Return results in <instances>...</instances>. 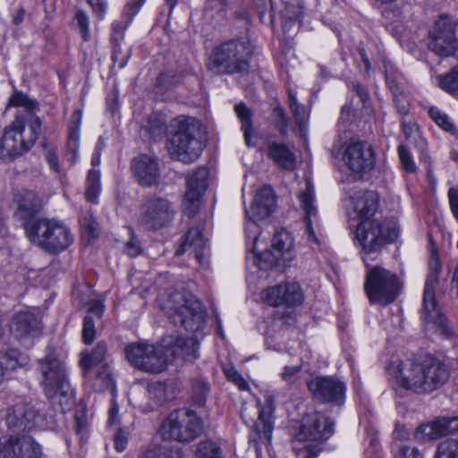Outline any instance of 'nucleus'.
Instances as JSON below:
<instances>
[{"label": "nucleus", "mask_w": 458, "mask_h": 458, "mask_svg": "<svg viewBox=\"0 0 458 458\" xmlns=\"http://www.w3.org/2000/svg\"><path fill=\"white\" fill-rule=\"evenodd\" d=\"M20 106L15 119L5 128L0 144V157L13 160L27 152L37 141L41 131V121L35 112L38 110L36 100L22 92H15L9 98L7 107Z\"/></svg>", "instance_id": "f257e3e1"}, {"label": "nucleus", "mask_w": 458, "mask_h": 458, "mask_svg": "<svg viewBox=\"0 0 458 458\" xmlns=\"http://www.w3.org/2000/svg\"><path fill=\"white\" fill-rule=\"evenodd\" d=\"M393 373L402 388L417 394H428L441 388L449 379L450 367L434 355L399 360Z\"/></svg>", "instance_id": "f03ea898"}, {"label": "nucleus", "mask_w": 458, "mask_h": 458, "mask_svg": "<svg viewBox=\"0 0 458 458\" xmlns=\"http://www.w3.org/2000/svg\"><path fill=\"white\" fill-rule=\"evenodd\" d=\"M38 411L29 403H16L8 409L5 421L8 428L17 434L0 437V458H41L40 445L29 435L20 432L39 428Z\"/></svg>", "instance_id": "7ed1b4c3"}, {"label": "nucleus", "mask_w": 458, "mask_h": 458, "mask_svg": "<svg viewBox=\"0 0 458 458\" xmlns=\"http://www.w3.org/2000/svg\"><path fill=\"white\" fill-rule=\"evenodd\" d=\"M171 138L167 143L170 155L179 161L191 164L196 161L204 148L198 137L199 126L191 117L179 116L171 121Z\"/></svg>", "instance_id": "20e7f679"}, {"label": "nucleus", "mask_w": 458, "mask_h": 458, "mask_svg": "<svg viewBox=\"0 0 458 458\" xmlns=\"http://www.w3.org/2000/svg\"><path fill=\"white\" fill-rule=\"evenodd\" d=\"M252 54V47L248 41L227 40L212 49L207 66L216 74L247 72Z\"/></svg>", "instance_id": "39448f33"}, {"label": "nucleus", "mask_w": 458, "mask_h": 458, "mask_svg": "<svg viewBox=\"0 0 458 458\" xmlns=\"http://www.w3.org/2000/svg\"><path fill=\"white\" fill-rule=\"evenodd\" d=\"M362 259L367 267L364 290L369 302L386 306L394 301L402 290L397 275L380 266L371 267L366 257Z\"/></svg>", "instance_id": "423d86ee"}, {"label": "nucleus", "mask_w": 458, "mask_h": 458, "mask_svg": "<svg viewBox=\"0 0 458 458\" xmlns=\"http://www.w3.org/2000/svg\"><path fill=\"white\" fill-rule=\"evenodd\" d=\"M25 233L31 242L51 253L64 250L73 241L69 228L54 219L40 218Z\"/></svg>", "instance_id": "0eeeda50"}, {"label": "nucleus", "mask_w": 458, "mask_h": 458, "mask_svg": "<svg viewBox=\"0 0 458 458\" xmlns=\"http://www.w3.org/2000/svg\"><path fill=\"white\" fill-rule=\"evenodd\" d=\"M169 319L189 331L200 329L205 321L206 310L197 298L188 293H175L166 304Z\"/></svg>", "instance_id": "6e6552de"}, {"label": "nucleus", "mask_w": 458, "mask_h": 458, "mask_svg": "<svg viewBox=\"0 0 458 458\" xmlns=\"http://www.w3.org/2000/svg\"><path fill=\"white\" fill-rule=\"evenodd\" d=\"M398 236L394 225H386L378 219H362L355 231V244L361 248L363 257L378 253L382 248L393 242Z\"/></svg>", "instance_id": "1a4fd4ad"}, {"label": "nucleus", "mask_w": 458, "mask_h": 458, "mask_svg": "<svg viewBox=\"0 0 458 458\" xmlns=\"http://www.w3.org/2000/svg\"><path fill=\"white\" fill-rule=\"evenodd\" d=\"M203 431L201 418L191 410L173 411L163 422L161 435L163 438L180 443H191Z\"/></svg>", "instance_id": "9d476101"}, {"label": "nucleus", "mask_w": 458, "mask_h": 458, "mask_svg": "<svg viewBox=\"0 0 458 458\" xmlns=\"http://www.w3.org/2000/svg\"><path fill=\"white\" fill-rule=\"evenodd\" d=\"M124 354L132 367L143 372L158 374L168 366L167 355L163 345L133 342L124 347Z\"/></svg>", "instance_id": "9b49d317"}, {"label": "nucleus", "mask_w": 458, "mask_h": 458, "mask_svg": "<svg viewBox=\"0 0 458 458\" xmlns=\"http://www.w3.org/2000/svg\"><path fill=\"white\" fill-rule=\"evenodd\" d=\"M441 264L437 252H433L429 260V271L426 278L423 293L421 318L426 323H433L444 335L452 334L445 317L440 312L435 297V287L438 283Z\"/></svg>", "instance_id": "f8f14e48"}, {"label": "nucleus", "mask_w": 458, "mask_h": 458, "mask_svg": "<svg viewBox=\"0 0 458 458\" xmlns=\"http://www.w3.org/2000/svg\"><path fill=\"white\" fill-rule=\"evenodd\" d=\"M457 28L458 19L441 14L428 30V49L440 56L454 55L458 49Z\"/></svg>", "instance_id": "ddd939ff"}, {"label": "nucleus", "mask_w": 458, "mask_h": 458, "mask_svg": "<svg viewBox=\"0 0 458 458\" xmlns=\"http://www.w3.org/2000/svg\"><path fill=\"white\" fill-rule=\"evenodd\" d=\"M276 208V196L274 190L267 185L261 187L256 193L250 210H246L249 221L245 224V235L253 236L254 243L259 240L260 231L257 222L269 216Z\"/></svg>", "instance_id": "4468645a"}, {"label": "nucleus", "mask_w": 458, "mask_h": 458, "mask_svg": "<svg viewBox=\"0 0 458 458\" xmlns=\"http://www.w3.org/2000/svg\"><path fill=\"white\" fill-rule=\"evenodd\" d=\"M146 0H130L124 7L123 13L129 20H131L140 11L141 6L144 4ZM131 21H115L112 23L111 29V36H110V44L112 47V61L114 64H117L120 69H123L126 66L129 59L131 56L132 50L131 48H128L125 53H123L122 48V42L124 39V33L128 27V24Z\"/></svg>", "instance_id": "2eb2a0df"}, {"label": "nucleus", "mask_w": 458, "mask_h": 458, "mask_svg": "<svg viewBox=\"0 0 458 458\" xmlns=\"http://www.w3.org/2000/svg\"><path fill=\"white\" fill-rule=\"evenodd\" d=\"M174 215V207L167 199L150 198L141 207L140 225L147 230H158L167 226Z\"/></svg>", "instance_id": "dca6fc26"}, {"label": "nucleus", "mask_w": 458, "mask_h": 458, "mask_svg": "<svg viewBox=\"0 0 458 458\" xmlns=\"http://www.w3.org/2000/svg\"><path fill=\"white\" fill-rule=\"evenodd\" d=\"M38 365L41 375L40 385L46 396L54 395L57 387H66V384L69 383L66 368L55 352H47L38 360Z\"/></svg>", "instance_id": "f3484780"}, {"label": "nucleus", "mask_w": 458, "mask_h": 458, "mask_svg": "<svg viewBox=\"0 0 458 458\" xmlns=\"http://www.w3.org/2000/svg\"><path fill=\"white\" fill-rule=\"evenodd\" d=\"M308 388L313 397L325 403L342 406L345 402L346 384L332 376H319L308 382Z\"/></svg>", "instance_id": "a211bd4d"}, {"label": "nucleus", "mask_w": 458, "mask_h": 458, "mask_svg": "<svg viewBox=\"0 0 458 458\" xmlns=\"http://www.w3.org/2000/svg\"><path fill=\"white\" fill-rule=\"evenodd\" d=\"M273 400L267 396L263 405H260L259 402L254 404H244L241 410V417L244 423L251 428L259 437L270 438L273 430Z\"/></svg>", "instance_id": "6ab92c4d"}, {"label": "nucleus", "mask_w": 458, "mask_h": 458, "mask_svg": "<svg viewBox=\"0 0 458 458\" xmlns=\"http://www.w3.org/2000/svg\"><path fill=\"white\" fill-rule=\"evenodd\" d=\"M347 167L354 174H364L376 164L375 151L366 141H355L348 145L344 154Z\"/></svg>", "instance_id": "aec40b11"}, {"label": "nucleus", "mask_w": 458, "mask_h": 458, "mask_svg": "<svg viewBox=\"0 0 458 458\" xmlns=\"http://www.w3.org/2000/svg\"><path fill=\"white\" fill-rule=\"evenodd\" d=\"M334 426V421L323 414H308L302 419L296 438L299 441L327 440L333 435Z\"/></svg>", "instance_id": "412c9836"}, {"label": "nucleus", "mask_w": 458, "mask_h": 458, "mask_svg": "<svg viewBox=\"0 0 458 458\" xmlns=\"http://www.w3.org/2000/svg\"><path fill=\"white\" fill-rule=\"evenodd\" d=\"M208 170L198 168L187 180V191L183 199V213L188 217L196 216L200 206L201 196L207 188Z\"/></svg>", "instance_id": "4be33fe9"}, {"label": "nucleus", "mask_w": 458, "mask_h": 458, "mask_svg": "<svg viewBox=\"0 0 458 458\" xmlns=\"http://www.w3.org/2000/svg\"><path fill=\"white\" fill-rule=\"evenodd\" d=\"M263 300L270 306L294 307L302 303L303 293L297 283H285L266 289Z\"/></svg>", "instance_id": "5701e85b"}, {"label": "nucleus", "mask_w": 458, "mask_h": 458, "mask_svg": "<svg viewBox=\"0 0 458 458\" xmlns=\"http://www.w3.org/2000/svg\"><path fill=\"white\" fill-rule=\"evenodd\" d=\"M17 210L15 216L22 222L25 232L29 225H35L37 217L43 207L42 198L33 191L22 190L15 196Z\"/></svg>", "instance_id": "b1692460"}, {"label": "nucleus", "mask_w": 458, "mask_h": 458, "mask_svg": "<svg viewBox=\"0 0 458 458\" xmlns=\"http://www.w3.org/2000/svg\"><path fill=\"white\" fill-rule=\"evenodd\" d=\"M458 431V417L441 418L419 427L414 437L418 441L438 439Z\"/></svg>", "instance_id": "393cba45"}, {"label": "nucleus", "mask_w": 458, "mask_h": 458, "mask_svg": "<svg viewBox=\"0 0 458 458\" xmlns=\"http://www.w3.org/2000/svg\"><path fill=\"white\" fill-rule=\"evenodd\" d=\"M301 207L305 213L304 221L306 224V233L310 242L318 243L315 234L313 223L317 220L318 209L315 206V190L312 182L310 179L305 181V189L299 194Z\"/></svg>", "instance_id": "a878e982"}, {"label": "nucleus", "mask_w": 458, "mask_h": 458, "mask_svg": "<svg viewBox=\"0 0 458 458\" xmlns=\"http://www.w3.org/2000/svg\"><path fill=\"white\" fill-rule=\"evenodd\" d=\"M131 170L140 184L152 186L158 182L160 174L157 161L147 155H140L131 163Z\"/></svg>", "instance_id": "bb28decb"}, {"label": "nucleus", "mask_w": 458, "mask_h": 458, "mask_svg": "<svg viewBox=\"0 0 458 458\" xmlns=\"http://www.w3.org/2000/svg\"><path fill=\"white\" fill-rule=\"evenodd\" d=\"M207 249L208 242L204 238L202 232L198 227H192L184 235V240L181 247L176 250L175 255L181 256L189 251L194 254L199 263L203 264Z\"/></svg>", "instance_id": "cd10ccee"}, {"label": "nucleus", "mask_w": 458, "mask_h": 458, "mask_svg": "<svg viewBox=\"0 0 458 458\" xmlns=\"http://www.w3.org/2000/svg\"><path fill=\"white\" fill-rule=\"evenodd\" d=\"M10 329L15 337L23 338L39 334L41 322L34 313L21 311L13 318Z\"/></svg>", "instance_id": "c85d7f7f"}, {"label": "nucleus", "mask_w": 458, "mask_h": 458, "mask_svg": "<svg viewBox=\"0 0 458 458\" xmlns=\"http://www.w3.org/2000/svg\"><path fill=\"white\" fill-rule=\"evenodd\" d=\"M266 154L274 165L286 171L296 166V156L290 147L283 142L271 141L266 148Z\"/></svg>", "instance_id": "c756f323"}, {"label": "nucleus", "mask_w": 458, "mask_h": 458, "mask_svg": "<svg viewBox=\"0 0 458 458\" xmlns=\"http://www.w3.org/2000/svg\"><path fill=\"white\" fill-rule=\"evenodd\" d=\"M354 210L360 221L375 219L373 216L378 209L379 196L374 191H360L352 197Z\"/></svg>", "instance_id": "7c9ffc66"}, {"label": "nucleus", "mask_w": 458, "mask_h": 458, "mask_svg": "<svg viewBox=\"0 0 458 458\" xmlns=\"http://www.w3.org/2000/svg\"><path fill=\"white\" fill-rule=\"evenodd\" d=\"M82 112L79 109L75 110L71 117L69 125L68 140L66 144L67 156L70 161L73 164L78 157V151L80 148V127L81 124Z\"/></svg>", "instance_id": "2f4dec72"}, {"label": "nucleus", "mask_w": 458, "mask_h": 458, "mask_svg": "<svg viewBox=\"0 0 458 458\" xmlns=\"http://www.w3.org/2000/svg\"><path fill=\"white\" fill-rule=\"evenodd\" d=\"M250 235L252 234L250 233ZM246 242L248 245L250 244V242L251 243L250 250L253 253V262L254 265L258 267L259 270H268L277 264L278 259L281 257V255L278 252L273 251L268 249L261 252H257V242L254 243L253 236H250V238L249 239L246 236ZM256 242H258V240Z\"/></svg>", "instance_id": "473e14b6"}, {"label": "nucleus", "mask_w": 458, "mask_h": 458, "mask_svg": "<svg viewBox=\"0 0 458 458\" xmlns=\"http://www.w3.org/2000/svg\"><path fill=\"white\" fill-rule=\"evenodd\" d=\"M107 358V344L99 341L89 352L81 353V366L85 372L97 365H106Z\"/></svg>", "instance_id": "72a5a7b5"}, {"label": "nucleus", "mask_w": 458, "mask_h": 458, "mask_svg": "<svg viewBox=\"0 0 458 458\" xmlns=\"http://www.w3.org/2000/svg\"><path fill=\"white\" fill-rule=\"evenodd\" d=\"M386 83L393 96L403 93L405 79L395 65L388 61L383 62Z\"/></svg>", "instance_id": "f704fd0d"}, {"label": "nucleus", "mask_w": 458, "mask_h": 458, "mask_svg": "<svg viewBox=\"0 0 458 458\" xmlns=\"http://www.w3.org/2000/svg\"><path fill=\"white\" fill-rule=\"evenodd\" d=\"M139 458H183V454L178 446L152 445L141 450Z\"/></svg>", "instance_id": "c9c22d12"}, {"label": "nucleus", "mask_w": 458, "mask_h": 458, "mask_svg": "<svg viewBox=\"0 0 458 458\" xmlns=\"http://www.w3.org/2000/svg\"><path fill=\"white\" fill-rule=\"evenodd\" d=\"M234 111L241 121V130L243 132L244 141L248 147H252V113L245 104L240 103L234 106Z\"/></svg>", "instance_id": "e433bc0d"}, {"label": "nucleus", "mask_w": 458, "mask_h": 458, "mask_svg": "<svg viewBox=\"0 0 458 458\" xmlns=\"http://www.w3.org/2000/svg\"><path fill=\"white\" fill-rule=\"evenodd\" d=\"M47 397L52 402L55 409L62 413L69 411L74 403L70 383L66 384V387H57L54 395Z\"/></svg>", "instance_id": "4c0bfd02"}, {"label": "nucleus", "mask_w": 458, "mask_h": 458, "mask_svg": "<svg viewBox=\"0 0 458 458\" xmlns=\"http://www.w3.org/2000/svg\"><path fill=\"white\" fill-rule=\"evenodd\" d=\"M199 342L194 337H177L174 342V352L184 359H196L198 357Z\"/></svg>", "instance_id": "58836bf2"}, {"label": "nucleus", "mask_w": 458, "mask_h": 458, "mask_svg": "<svg viewBox=\"0 0 458 458\" xmlns=\"http://www.w3.org/2000/svg\"><path fill=\"white\" fill-rule=\"evenodd\" d=\"M21 353L17 349L0 351V384L9 370H14L21 365Z\"/></svg>", "instance_id": "ea45409f"}, {"label": "nucleus", "mask_w": 458, "mask_h": 458, "mask_svg": "<svg viewBox=\"0 0 458 458\" xmlns=\"http://www.w3.org/2000/svg\"><path fill=\"white\" fill-rule=\"evenodd\" d=\"M143 128L151 138L157 139L161 137L167 128L165 115L158 112L151 113L148 116Z\"/></svg>", "instance_id": "a19ab883"}, {"label": "nucleus", "mask_w": 458, "mask_h": 458, "mask_svg": "<svg viewBox=\"0 0 458 458\" xmlns=\"http://www.w3.org/2000/svg\"><path fill=\"white\" fill-rule=\"evenodd\" d=\"M272 247L281 256L289 254L293 247V238L285 229L276 230L272 239Z\"/></svg>", "instance_id": "79ce46f5"}, {"label": "nucleus", "mask_w": 458, "mask_h": 458, "mask_svg": "<svg viewBox=\"0 0 458 458\" xmlns=\"http://www.w3.org/2000/svg\"><path fill=\"white\" fill-rule=\"evenodd\" d=\"M195 456L196 458H224L221 445L212 439L201 440L197 445Z\"/></svg>", "instance_id": "37998d69"}, {"label": "nucleus", "mask_w": 458, "mask_h": 458, "mask_svg": "<svg viewBox=\"0 0 458 458\" xmlns=\"http://www.w3.org/2000/svg\"><path fill=\"white\" fill-rule=\"evenodd\" d=\"M100 174L98 170H89L86 182L85 199L96 203L100 192Z\"/></svg>", "instance_id": "c03bdc74"}, {"label": "nucleus", "mask_w": 458, "mask_h": 458, "mask_svg": "<svg viewBox=\"0 0 458 458\" xmlns=\"http://www.w3.org/2000/svg\"><path fill=\"white\" fill-rule=\"evenodd\" d=\"M437 79L438 85L443 90L458 98V66L444 75H439Z\"/></svg>", "instance_id": "a18cd8bd"}, {"label": "nucleus", "mask_w": 458, "mask_h": 458, "mask_svg": "<svg viewBox=\"0 0 458 458\" xmlns=\"http://www.w3.org/2000/svg\"><path fill=\"white\" fill-rule=\"evenodd\" d=\"M288 95L290 109L295 119V123L299 125L300 129L302 130L308 120L309 112L303 106L299 105L296 96L292 89L288 90Z\"/></svg>", "instance_id": "49530a36"}, {"label": "nucleus", "mask_w": 458, "mask_h": 458, "mask_svg": "<svg viewBox=\"0 0 458 458\" xmlns=\"http://www.w3.org/2000/svg\"><path fill=\"white\" fill-rule=\"evenodd\" d=\"M434 458H458V440L447 438L440 442Z\"/></svg>", "instance_id": "de8ad7c7"}, {"label": "nucleus", "mask_w": 458, "mask_h": 458, "mask_svg": "<svg viewBox=\"0 0 458 458\" xmlns=\"http://www.w3.org/2000/svg\"><path fill=\"white\" fill-rule=\"evenodd\" d=\"M429 117L445 131L454 133L456 128L448 115L439 110L437 107L432 106L428 109Z\"/></svg>", "instance_id": "09e8293b"}, {"label": "nucleus", "mask_w": 458, "mask_h": 458, "mask_svg": "<svg viewBox=\"0 0 458 458\" xmlns=\"http://www.w3.org/2000/svg\"><path fill=\"white\" fill-rule=\"evenodd\" d=\"M208 392L209 386L205 380L201 378L192 380V400L195 404L199 406L204 405Z\"/></svg>", "instance_id": "8fccbe9b"}, {"label": "nucleus", "mask_w": 458, "mask_h": 458, "mask_svg": "<svg viewBox=\"0 0 458 458\" xmlns=\"http://www.w3.org/2000/svg\"><path fill=\"white\" fill-rule=\"evenodd\" d=\"M96 338L95 321L90 315H86L83 319L82 341L86 344H91Z\"/></svg>", "instance_id": "3c124183"}, {"label": "nucleus", "mask_w": 458, "mask_h": 458, "mask_svg": "<svg viewBox=\"0 0 458 458\" xmlns=\"http://www.w3.org/2000/svg\"><path fill=\"white\" fill-rule=\"evenodd\" d=\"M398 154L404 171L410 174L414 173L416 171V165L408 148L403 145L399 146Z\"/></svg>", "instance_id": "603ef678"}, {"label": "nucleus", "mask_w": 458, "mask_h": 458, "mask_svg": "<svg viewBox=\"0 0 458 458\" xmlns=\"http://www.w3.org/2000/svg\"><path fill=\"white\" fill-rule=\"evenodd\" d=\"M75 20L77 22V26L80 29L81 35L83 38V40L89 41V17L86 14L85 12L79 10L75 13Z\"/></svg>", "instance_id": "864d4df0"}, {"label": "nucleus", "mask_w": 458, "mask_h": 458, "mask_svg": "<svg viewBox=\"0 0 458 458\" xmlns=\"http://www.w3.org/2000/svg\"><path fill=\"white\" fill-rule=\"evenodd\" d=\"M301 371V365L297 364L294 366H285L281 374L282 379L287 384H294L300 378V374Z\"/></svg>", "instance_id": "5fc2aeb1"}, {"label": "nucleus", "mask_w": 458, "mask_h": 458, "mask_svg": "<svg viewBox=\"0 0 458 458\" xmlns=\"http://www.w3.org/2000/svg\"><path fill=\"white\" fill-rule=\"evenodd\" d=\"M130 239L125 243V250L131 257H137L142 252V247L140 241L136 237L133 230L130 228Z\"/></svg>", "instance_id": "6e6d98bb"}, {"label": "nucleus", "mask_w": 458, "mask_h": 458, "mask_svg": "<svg viewBox=\"0 0 458 458\" xmlns=\"http://www.w3.org/2000/svg\"><path fill=\"white\" fill-rule=\"evenodd\" d=\"M395 458H424V456L417 447L402 445L398 447Z\"/></svg>", "instance_id": "4d7b16f0"}, {"label": "nucleus", "mask_w": 458, "mask_h": 458, "mask_svg": "<svg viewBox=\"0 0 458 458\" xmlns=\"http://www.w3.org/2000/svg\"><path fill=\"white\" fill-rule=\"evenodd\" d=\"M397 111L402 115H406L410 110V98L403 90V93L393 96Z\"/></svg>", "instance_id": "13d9d810"}, {"label": "nucleus", "mask_w": 458, "mask_h": 458, "mask_svg": "<svg viewBox=\"0 0 458 458\" xmlns=\"http://www.w3.org/2000/svg\"><path fill=\"white\" fill-rule=\"evenodd\" d=\"M129 432L124 428H118L114 435V448L117 452L122 453L125 450L128 444Z\"/></svg>", "instance_id": "bf43d9fd"}, {"label": "nucleus", "mask_w": 458, "mask_h": 458, "mask_svg": "<svg viewBox=\"0 0 458 458\" xmlns=\"http://www.w3.org/2000/svg\"><path fill=\"white\" fill-rule=\"evenodd\" d=\"M45 157L50 169L53 172L59 174L61 172V168L56 151L54 148H47L45 151Z\"/></svg>", "instance_id": "052dcab7"}, {"label": "nucleus", "mask_w": 458, "mask_h": 458, "mask_svg": "<svg viewBox=\"0 0 458 458\" xmlns=\"http://www.w3.org/2000/svg\"><path fill=\"white\" fill-rule=\"evenodd\" d=\"M352 89L355 91V93L358 95V97L360 99V102L362 103L363 107L367 108L369 106V93L367 88H365L363 85L360 83H352Z\"/></svg>", "instance_id": "680f3d73"}, {"label": "nucleus", "mask_w": 458, "mask_h": 458, "mask_svg": "<svg viewBox=\"0 0 458 458\" xmlns=\"http://www.w3.org/2000/svg\"><path fill=\"white\" fill-rule=\"evenodd\" d=\"M226 376L229 380L233 382L241 390H245L248 387V384L242 375L234 369L226 370Z\"/></svg>", "instance_id": "e2e57ef3"}, {"label": "nucleus", "mask_w": 458, "mask_h": 458, "mask_svg": "<svg viewBox=\"0 0 458 458\" xmlns=\"http://www.w3.org/2000/svg\"><path fill=\"white\" fill-rule=\"evenodd\" d=\"M447 194H448L450 209H451L452 214L454 215V218L458 222V190L454 187H451L448 190Z\"/></svg>", "instance_id": "0e129e2a"}, {"label": "nucleus", "mask_w": 458, "mask_h": 458, "mask_svg": "<svg viewBox=\"0 0 458 458\" xmlns=\"http://www.w3.org/2000/svg\"><path fill=\"white\" fill-rule=\"evenodd\" d=\"M81 225L84 228V230H86L89 233L90 236H96L97 223L92 215L89 214L85 216L81 222Z\"/></svg>", "instance_id": "69168bd1"}, {"label": "nucleus", "mask_w": 458, "mask_h": 458, "mask_svg": "<svg viewBox=\"0 0 458 458\" xmlns=\"http://www.w3.org/2000/svg\"><path fill=\"white\" fill-rule=\"evenodd\" d=\"M173 75L170 72H164L158 75L157 78V87L163 89H167L172 86L171 80Z\"/></svg>", "instance_id": "338daca9"}, {"label": "nucleus", "mask_w": 458, "mask_h": 458, "mask_svg": "<svg viewBox=\"0 0 458 458\" xmlns=\"http://www.w3.org/2000/svg\"><path fill=\"white\" fill-rule=\"evenodd\" d=\"M89 4L92 6L93 11L102 18L106 13L107 3L106 0H89Z\"/></svg>", "instance_id": "774afa93"}]
</instances>
